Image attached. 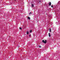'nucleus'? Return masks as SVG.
Returning <instances> with one entry per match:
<instances>
[{"instance_id":"13","label":"nucleus","mask_w":60,"mask_h":60,"mask_svg":"<svg viewBox=\"0 0 60 60\" xmlns=\"http://www.w3.org/2000/svg\"><path fill=\"white\" fill-rule=\"evenodd\" d=\"M32 32V30H30V33H31V32Z\"/></svg>"},{"instance_id":"4","label":"nucleus","mask_w":60,"mask_h":60,"mask_svg":"<svg viewBox=\"0 0 60 60\" xmlns=\"http://www.w3.org/2000/svg\"><path fill=\"white\" fill-rule=\"evenodd\" d=\"M32 7H34V4H32L31 5Z\"/></svg>"},{"instance_id":"8","label":"nucleus","mask_w":60,"mask_h":60,"mask_svg":"<svg viewBox=\"0 0 60 60\" xmlns=\"http://www.w3.org/2000/svg\"><path fill=\"white\" fill-rule=\"evenodd\" d=\"M39 48H41V46L39 45Z\"/></svg>"},{"instance_id":"15","label":"nucleus","mask_w":60,"mask_h":60,"mask_svg":"<svg viewBox=\"0 0 60 60\" xmlns=\"http://www.w3.org/2000/svg\"><path fill=\"white\" fill-rule=\"evenodd\" d=\"M15 1H16V0H14Z\"/></svg>"},{"instance_id":"2","label":"nucleus","mask_w":60,"mask_h":60,"mask_svg":"<svg viewBox=\"0 0 60 60\" xmlns=\"http://www.w3.org/2000/svg\"><path fill=\"white\" fill-rule=\"evenodd\" d=\"M49 5L50 6L51 5V2H50L49 3Z\"/></svg>"},{"instance_id":"10","label":"nucleus","mask_w":60,"mask_h":60,"mask_svg":"<svg viewBox=\"0 0 60 60\" xmlns=\"http://www.w3.org/2000/svg\"><path fill=\"white\" fill-rule=\"evenodd\" d=\"M51 7H52V8H53V6H51Z\"/></svg>"},{"instance_id":"12","label":"nucleus","mask_w":60,"mask_h":60,"mask_svg":"<svg viewBox=\"0 0 60 60\" xmlns=\"http://www.w3.org/2000/svg\"><path fill=\"white\" fill-rule=\"evenodd\" d=\"M31 36V35H29V37H30Z\"/></svg>"},{"instance_id":"9","label":"nucleus","mask_w":60,"mask_h":60,"mask_svg":"<svg viewBox=\"0 0 60 60\" xmlns=\"http://www.w3.org/2000/svg\"><path fill=\"white\" fill-rule=\"evenodd\" d=\"M19 28L20 29V30H21V29H22V28L21 27Z\"/></svg>"},{"instance_id":"7","label":"nucleus","mask_w":60,"mask_h":60,"mask_svg":"<svg viewBox=\"0 0 60 60\" xmlns=\"http://www.w3.org/2000/svg\"><path fill=\"white\" fill-rule=\"evenodd\" d=\"M28 19H30V17H28Z\"/></svg>"},{"instance_id":"1","label":"nucleus","mask_w":60,"mask_h":60,"mask_svg":"<svg viewBox=\"0 0 60 60\" xmlns=\"http://www.w3.org/2000/svg\"><path fill=\"white\" fill-rule=\"evenodd\" d=\"M42 42L43 43H44L45 44V43H47V40H45L44 41V40H43L42 41Z\"/></svg>"},{"instance_id":"14","label":"nucleus","mask_w":60,"mask_h":60,"mask_svg":"<svg viewBox=\"0 0 60 60\" xmlns=\"http://www.w3.org/2000/svg\"><path fill=\"white\" fill-rule=\"evenodd\" d=\"M39 2L40 3H41V1H39Z\"/></svg>"},{"instance_id":"11","label":"nucleus","mask_w":60,"mask_h":60,"mask_svg":"<svg viewBox=\"0 0 60 60\" xmlns=\"http://www.w3.org/2000/svg\"><path fill=\"white\" fill-rule=\"evenodd\" d=\"M32 13L31 12H30V13L29 14V15H30V14H31Z\"/></svg>"},{"instance_id":"5","label":"nucleus","mask_w":60,"mask_h":60,"mask_svg":"<svg viewBox=\"0 0 60 60\" xmlns=\"http://www.w3.org/2000/svg\"><path fill=\"white\" fill-rule=\"evenodd\" d=\"M49 32H51V29H49Z\"/></svg>"},{"instance_id":"3","label":"nucleus","mask_w":60,"mask_h":60,"mask_svg":"<svg viewBox=\"0 0 60 60\" xmlns=\"http://www.w3.org/2000/svg\"><path fill=\"white\" fill-rule=\"evenodd\" d=\"M49 37H50V33H49Z\"/></svg>"},{"instance_id":"6","label":"nucleus","mask_w":60,"mask_h":60,"mask_svg":"<svg viewBox=\"0 0 60 60\" xmlns=\"http://www.w3.org/2000/svg\"><path fill=\"white\" fill-rule=\"evenodd\" d=\"M26 33H27V34H29V32H28V31H27L26 32Z\"/></svg>"}]
</instances>
